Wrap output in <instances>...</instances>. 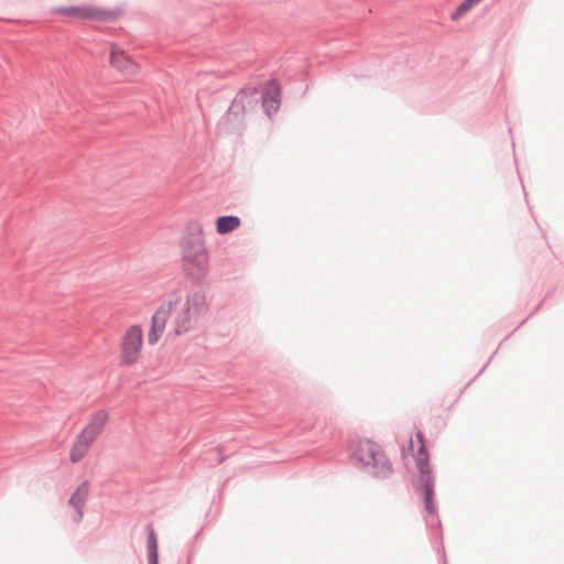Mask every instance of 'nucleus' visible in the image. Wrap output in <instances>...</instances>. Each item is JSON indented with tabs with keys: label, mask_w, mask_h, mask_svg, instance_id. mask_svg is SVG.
Returning a JSON list of instances; mask_svg holds the SVG:
<instances>
[{
	"label": "nucleus",
	"mask_w": 564,
	"mask_h": 564,
	"mask_svg": "<svg viewBox=\"0 0 564 564\" xmlns=\"http://www.w3.org/2000/svg\"><path fill=\"white\" fill-rule=\"evenodd\" d=\"M181 245L185 276L193 284H200L208 272L209 257L203 225L198 220L192 219L187 223Z\"/></svg>",
	"instance_id": "obj_1"
},
{
	"label": "nucleus",
	"mask_w": 564,
	"mask_h": 564,
	"mask_svg": "<svg viewBox=\"0 0 564 564\" xmlns=\"http://www.w3.org/2000/svg\"><path fill=\"white\" fill-rule=\"evenodd\" d=\"M354 465L376 478H387L392 474V464L381 446L371 440H359L351 448Z\"/></svg>",
	"instance_id": "obj_2"
},
{
	"label": "nucleus",
	"mask_w": 564,
	"mask_h": 564,
	"mask_svg": "<svg viewBox=\"0 0 564 564\" xmlns=\"http://www.w3.org/2000/svg\"><path fill=\"white\" fill-rule=\"evenodd\" d=\"M420 447L415 457V466L419 470V478L415 484L416 491L423 495L424 509L429 514H436L437 509L434 502L435 475L430 465V454L425 447L422 432L416 434Z\"/></svg>",
	"instance_id": "obj_3"
},
{
	"label": "nucleus",
	"mask_w": 564,
	"mask_h": 564,
	"mask_svg": "<svg viewBox=\"0 0 564 564\" xmlns=\"http://www.w3.org/2000/svg\"><path fill=\"white\" fill-rule=\"evenodd\" d=\"M208 310L209 303L204 291L195 290L186 294L181 310L175 312L173 318L175 334L183 335L195 328L198 319L207 313Z\"/></svg>",
	"instance_id": "obj_4"
},
{
	"label": "nucleus",
	"mask_w": 564,
	"mask_h": 564,
	"mask_svg": "<svg viewBox=\"0 0 564 564\" xmlns=\"http://www.w3.org/2000/svg\"><path fill=\"white\" fill-rule=\"evenodd\" d=\"M259 90L253 86L241 88L232 99L227 112L221 117L218 128L231 132L241 124L247 107L258 104Z\"/></svg>",
	"instance_id": "obj_5"
},
{
	"label": "nucleus",
	"mask_w": 564,
	"mask_h": 564,
	"mask_svg": "<svg viewBox=\"0 0 564 564\" xmlns=\"http://www.w3.org/2000/svg\"><path fill=\"white\" fill-rule=\"evenodd\" d=\"M142 341L143 333L139 325H132L126 330L121 347V365L131 366L137 362Z\"/></svg>",
	"instance_id": "obj_6"
},
{
	"label": "nucleus",
	"mask_w": 564,
	"mask_h": 564,
	"mask_svg": "<svg viewBox=\"0 0 564 564\" xmlns=\"http://www.w3.org/2000/svg\"><path fill=\"white\" fill-rule=\"evenodd\" d=\"M55 12L79 20L113 21L117 18V13L111 10L82 6L61 7Z\"/></svg>",
	"instance_id": "obj_7"
},
{
	"label": "nucleus",
	"mask_w": 564,
	"mask_h": 564,
	"mask_svg": "<svg viewBox=\"0 0 564 564\" xmlns=\"http://www.w3.org/2000/svg\"><path fill=\"white\" fill-rule=\"evenodd\" d=\"M262 108L268 117L278 112L281 106L282 90L276 79H270L264 89L260 91Z\"/></svg>",
	"instance_id": "obj_8"
},
{
	"label": "nucleus",
	"mask_w": 564,
	"mask_h": 564,
	"mask_svg": "<svg viewBox=\"0 0 564 564\" xmlns=\"http://www.w3.org/2000/svg\"><path fill=\"white\" fill-rule=\"evenodd\" d=\"M109 419V415L106 411L99 410L95 412L87 425L83 429V431L79 433V438L85 440L88 443H93L98 435L102 432L107 421Z\"/></svg>",
	"instance_id": "obj_9"
},
{
	"label": "nucleus",
	"mask_w": 564,
	"mask_h": 564,
	"mask_svg": "<svg viewBox=\"0 0 564 564\" xmlns=\"http://www.w3.org/2000/svg\"><path fill=\"white\" fill-rule=\"evenodd\" d=\"M181 301V294L178 291H173L170 299L162 303L154 312L151 318V324L165 329L167 319L172 312L175 310V305Z\"/></svg>",
	"instance_id": "obj_10"
},
{
	"label": "nucleus",
	"mask_w": 564,
	"mask_h": 564,
	"mask_svg": "<svg viewBox=\"0 0 564 564\" xmlns=\"http://www.w3.org/2000/svg\"><path fill=\"white\" fill-rule=\"evenodd\" d=\"M89 495V481L84 480L68 499V505L76 511L74 521L79 523L84 517V507Z\"/></svg>",
	"instance_id": "obj_11"
},
{
	"label": "nucleus",
	"mask_w": 564,
	"mask_h": 564,
	"mask_svg": "<svg viewBox=\"0 0 564 564\" xmlns=\"http://www.w3.org/2000/svg\"><path fill=\"white\" fill-rule=\"evenodd\" d=\"M110 64L124 76L134 75L138 72V64L134 63L123 51H111Z\"/></svg>",
	"instance_id": "obj_12"
},
{
	"label": "nucleus",
	"mask_w": 564,
	"mask_h": 564,
	"mask_svg": "<svg viewBox=\"0 0 564 564\" xmlns=\"http://www.w3.org/2000/svg\"><path fill=\"white\" fill-rule=\"evenodd\" d=\"M241 221L238 216L226 215L216 219V230L219 235H227L240 226Z\"/></svg>",
	"instance_id": "obj_13"
},
{
	"label": "nucleus",
	"mask_w": 564,
	"mask_h": 564,
	"mask_svg": "<svg viewBox=\"0 0 564 564\" xmlns=\"http://www.w3.org/2000/svg\"><path fill=\"white\" fill-rule=\"evenodd\" d=\"M147 553L148 564H159L158 539L151 524L148 525Z\"/></svg>",
	"instance_id": "obj_14"
},
{
	"label": "nucleus",
	"mask_w": 564,
	"mask_h": 564,
	"mask_svg": "<svg viewBox=\"0 0 564 564\" xmlns=\"http://www.w3.org/2000/svg\"><path fill=\"white\" fill-rule=\"evenodd\" d=\"M90 443L86 442L85 440H80L79 436H77L76 442L74 443L70 453H69V459L72 463H78L80 462L85 455L87 454Z\"/></svg>",
	"instance_id": "obj_15"
},
{
	"label": "nucleus",
	"mask_w": 564,
	"mask_h": 564,
	"mask_svg": "<svg viewBox=\"0 0 564 564\" xmlns=\"http://www.w3.org/2000/svg\"><path fill=\"white\" fill-rule=\"evenodd\" d=\"M481 0H463L451 13V20L457 21Z\"/></svg>",
	"instance_id": "obj_16"
},
{
	"label": "nucleus",
	"mask_w": 564,
	"mask_h": 564,
	"mask_svg": "<svg viewBox=\"0 0 564 564\" xmlns=\"http://www.w3.org/2000/svg\"><path fill=\"white\" fill-rule=\"evenodd\" d=\"M164 333V328H161L159 326L152 325L148 334V341L150 345H154L158 343V340L161 338V336Z\"/></svg>",
	"instance_id": "obj_17"
},
{
	"label": "nucleus",
	"mask_w": 564,
	"mask_h": 564,
	"mask_svg": "<svg viewBox=\"0 0 564 564\" xmlns=\"http://www.w3.org/2000/svg\"><path fill=\"white\" fill-rule=\"evenodd\" d=\"M443 564H447V563H446V560H444Z\"/></svg>",
	"instance_id": "obj_18"
}]
</instances>
